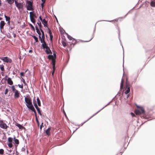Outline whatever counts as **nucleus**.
Listing matches in <instances>:
<instances>
[{"label":"nucleus","instance_id":"nucleus-1","mask_svg":"<svg viewBox=\"0 0 155 155\" xmlns=\"http://www.w3.org/2000/svg\"><path fill=\"white\" fill-rule=\"evenodd\" d=\"M25 101L26 103V105L27 107L32 111H33L35 114H36V111L32 104L31 100V98L29 97H25Z\"/></svg>","mask_w":155,"mask_h":155},{"label":"nucleus","instance_id":"nucleus-2","mask_svg":"<svg viewBox=\"0 0 155 155\" xmlns=\"http://www.w3.org/2000/svg\"><path fill=\"white\" fill-rule=\"evenodd\" d=\"M125 79H126V81L125 82L124 86H125V87H130L131 86L130 84L128 81V78L127 77H124L122 78L120 87H123L124 84H125Z\"/></svg>","mask_w":155,"mask_h":155},{"label":"nucleus","instance_id":"nucleus-3","mask_svg":"<svg viewBox=\"0 0 155 155\" xmlns=\"http://www.w3.org/2000/svg\"><path fill=\"white\" fill-rule=\"evenodd\" d=\"M30 17L31 21L35 25V18H37V17L34 11L29 12Z\"/></svg>","mask_w":155,"mask_h":155},{"label":"nucleus","instance_id":"nucleus-4","mask_svg":"<svg viewBox=\"0 0 155 155\" xmlns=\"http://www.w3.org/2000/svg\"><path fill=\"white\" fill-rule=\"evenodd\" d=\"M137 108L135 110V113L136 115H140L143 114L145 112L144 109L142 107H139L137 106Z\"/></svg>","mask_w":155,"mask_h":155},{"label":"nucleus","instance_id":"nucleus-5","mask_svg":"<svg viewBox=\"0 0 155 155\" xmlns=\"http://www.w3.org/2000/svg\"><path fill=\"white\" fill-rule=\"evenodd\" d=\"M26 7L28 10L33 11L34 10L32 2L30 1H28L27 2Z\"/></svg>","mask_w":155,"mask_h":155},{"label":"nucleus","instance_id":"nucleus-6","mask_svg":"<svg viewBox=\"0 0 155 155\" xmlns=\"http://www.w3.org/2000/svg\"><path fill=\"white\" fill-rule=\"evenodd\" d=\"M1 60L5 62L8 63H11L12 62V60L11 58L8 57H2L0 58Z\"/></svg>","mask_w":155,"mask_h":155},{"label":"nucleus","instance_id":"nucleus-7","mask_svg":"<svg viewBox=\"0 0 155 155\" xmlns=\"http://www.w3.org/2000/svg\"><path fill=\"white\" fill-rule=\"evenodd\" d=\"M15 4L18 10L23 9V5L22 3H19L17 1H15Z\"/></svg>","mask_w":155,"mask_h":155},{"label":"nucleus","instance_id":"nucleus-8","mask_svg":"<svg viewBox=\"0 0 155 155\" xmlns=\"http://www.w3.org/2000/svg\"><path fill=\"white\" fill-rule=\"evenodd\" d=\"M40 41L41 43H43V44L42 45L43 48L44 49H46V48H48V46L47 45L45 41V40H43V41H42V39H41V37L40 36Z\"/></svg>","mask_w":155,"mask_h":155},{"label":"nucleus","instance_id":"nucleus-9","mask_svg":"<svg viewBox=\"0 0 155 155\" xmlns=\"http://www.w3.org/2000/svg\"><path fill=\"white\" fill-rule=\"evenodd\" d=\"M121 89L123 88V92L126 94H128L130 91V88H120Z\"/></svg>","mask_w":155,"mask_h":155},{"label":"nucleus","instance_id":"nucleus-10","mask_svg":"<svg viewBox=\"0 0 155 155\" xmlns=\"http://www.w3.org/2000/svg\"><path fill=\"white\" fill-rule=\"evenodd\" d=\"M0 127L5 129H7L8 127L6 124H0Z\"/></svg>","mask_w":155,"mask_h":155},{"label":"nucleus","instance_id":"nucleus-11","mask_svg":"<svg viewBox=\"0 0 155 155\" xmlns=\"http://www.w3.org/2000/svg\"><path fill=\"white\" fill-rule=\"evenodd\" d=\"M5 23L4 21H1L0 22V28L1 29H3L4 26L5 25Z\"/></svg>","mask_w":155,"mask_h":155},{"label":"nucleus","instance_id":"nucleus-12","mask_svg":"<svg viewBox=\"0 0 155 155\" xmlns=\"http://www.w3.org/2000/svg\"><path fill=\"white\" fill-rule=\"evenodd\" d=\"M19 97V93L18 91L15 90V93L14 94V97L15 98H18Z\"/></svg>","mask_w":155,"mask_h":155},{"label":"nucleus","instance_id":"nucleus-13","mask_svg":"<svg viewBox=\"0 0 155 155\" xmlns=\"http://www.w3.org/2000/svg\"><path fill=\"white\" fill-rule=\"evenodd\" d=\"M48 33H49V35H50V39L51 41H52L53 36L52 35V33H51V31L50 30V29L49 28H48Z\"/></svg>","mask_w":155,"mask_h":155},{"label":"nucleus","instance_id":"nucleus-14","mask_svg":"<svg viewBox=\"0 0 155 155\" xmlns=\"http://www.w3.org/2000/svg\"><path fill=\"white\" fill-rule=\"evenodd\" d=\"M41 21L43 24L44 25V27H48L47 21L45 19H44Z\"/></svg>","mask_w":155,"mask_h":155},{"label":"nucleus","instance_id":"nucleus-15","mask_svg":"<svg viewBox=\"0 0 155 155\" xmlns=\"http://www.w3.org/2000/svg\"><path fill=\"white\" fill-rule=\"evenodd\" d=\"M51 130V127H49L45 131L46 134L48 136H49L51 135V133H50Z\"/></svg>","mask_w":155,"mask_h":155},{"label":"nucleus","instance_id":"nucleus-16","mask_svg":"<svg viewBox=\"0 0 155 155\" xmlns=\"http://www.w3.org/2000/svg\"><path fill=\"white\" fill-rule=\"evenodd\" d=\"M46 50L45 51L47 54H49L50 53H52L51 50H50L48 46V48H46Z\"/></svg>","mask_w":155,"mask_h":155},{"label":"nucleus","instance_id":"nucleus-17","mask_svg":"<svg viewBox=\"0 0 155 155\" xmlns=\"http://www.w3.org/2000/svg\"><path fill=\"white\" fill-rule=\"evenodd\" d=\"M35 28H36V30L37 32L39 35V38H40V36L41 37V32H40L38 28L37 25H36V26H35Z\"/></svg>","mask_w":155,"mask_h":155},{"label":"nucleus","instance_id":"nucleus-18","mask_svg":"<svg viewBox=\"0 0 155 155\" xmlns=\"http://www.w3.org/2000/svg\"><path fill=\"white\" fill-rule=\"evenodd\" d=\"M15 0H5L6 2H7L8 4L11 5L12 4L14 1L15 2Z\"/></svg>","mask_w":155,"mask_h":155},{"label":"nucleus","instance_id":"nucleus-19","mask_svg":"<svg viewBox=\"0 0 155 155\" xmlns=\"http://www.w3.org/2000/svg\"><path fill=\"white\" fill-rule=\"evenodd\" d=\"M7 82L8 84L10 85H12L13 84V82L11 78H8L7 79Z\"/></svg>","mask_w":155,"mask_h":155},{"label":"nucleus","instance_id":"nucleus-20","mask_svg":"<svg viewBox=\"0 0 155 155\" xmlns=\"http://www.w3.org/2000/svg\"><path fill=\"white\" fill-rule=\"evenodd\" d=\"M40 31L42 33V38H41V39H42V41H43V40H45V38L44 33L43 31L41 29H40Z\"/></svg>","mask_w":155,"mask_h":155},{"label":"nucleus","instance_id":"nucleus-21","mask_svg":"<svg viewBox=\"0 0 155 155\" xmlns=\"http://www.w3.org/2000/svg\"><path fill=\"white\" fill-rule=\"evenodd\" d=\"M48 58L49 59V60H54V59H55V58L54 57L53 55H49L48 56Z\"/></svg>","mask_w":155,"mask_h":155},{"label":"nucleus","instance_id":"nucleus-22","mask_svg":"<svg viewBox=\"0 0 155 155\" xmlns=\"http://www.w3.org/2000/svg\"><path fill=\"white\" fill-rule=\"evenodd\" d=\"M15 125L18 127L19 129H22L24 128L23 126L18 123H16L15 124Z\"/></svg>","mask_w":155,"mask_h":155},{"label":"nucleus","instance_id":"nucleus-23","mask_svg":"<svg viewBox=\"0 0 155 155\" xmlns=\"http://www.w3.org/2000/svg\"><path fill=\"white\" fill-rule=\"evenodd\" d=\"M52 64L53 65V69H54L55 68V59L52 60Z\"/></svg>","mask_w":155,"mask_h":155},{"label":"nucleus","instance_id":"nucleus-24","mask_svg":"<svg viewBox=\"0 0 155 155\" xmlns=\"http://www.w3.org/2000/svg\"><path fill=\"white\" fill-rule=\"evenodd\" d=\"M37 101L38 103V104L39 106H41V102L39 98L38 97L37 98Z\"/></svg>","mask_w":155,"mask_h":155},{"label":"nucleus","instance_id":"nucleus-25","mask_svg":"<svg viewBox=\"0 0 155 155\" xmlns=\"http://www.w3.org/2000/svg\"><path fill=\"white\" fill-rule=\"evenodd\" d=\"M0 68L2 71H5L4 66L3 64H1L0 65Z\"/></svg>","mask_w":155,"mask_h":155},{"label":"nucleus","instance_id":"nucleus-26","mask_svg":"<svg viewBox=\"0 0 155 155\" xmlns=\"http://www.w3.org/2000/svg\"><path fill=\"white\" fill-rule=\"evenodd\" d=\"M14 140L15 143V144L17 145L19 144V141L18 139H16L15 137H14Z\"/></svg>","mask_w":155,"mask_h":155},{"label":"nucleus","instance_id":"nucleus-27","mask_svg":"<svg viewBox=\"0 0 155 155\" xmlns=\"http://www.w3.org/2000/svg\"><path fill=\"white\" fill-rule=\"evenodd\" d=\"M8 143H12V140H13V139L12 138L9 137L8 138Z\"/></svg>","mask_w":155,"mask_h":155},{"label":"nucleus","instance_id":"nucleus-28","mask_svg":"<svg viewBox=\"0 0 155 155\" xmlns=\"http://www.w3.org/2000/svg\"><path fill=\"white\" fill-rule=\"evenodd\" d=\"M5 19L7 21H10V18L9 17H8L5 15Z\"/></svg>","mask_w":155,"mask_h":155},{"label":"nucleus","instance_id":"nucleus-29","mask_svg":"<svg viewBox=\"0 0 155 155\" xmlns=\"http://www.w3.org/2000/svg\"><path fill=\"white\" fill-rule=\"evenodd\" d=\"M150 5L152 7H155V2L152 1L150 3Z\"/></svg>","mask_w":155,"mask_h":155},{"label":"nucleus","instance_id":"nucleus-30","mask_svg":"<svg viewBox=\"0 0 155 155\" xmlns=\"http://www.w3.org/2000/svg\"><path fill=\"white\" fill-rule=\"evenodd\" d=\"M37 24H38V25L39 26L40 29H41V28L42 27V25H41V23L39 21V20L38 21V22H37Z\"/></svg>","mask_w":155,"mask_h":155},{"label":"nucleus","instance_id":"nucleus-31","mask_svg":"<svg viewBox=\"0 0 155 155\" xmlns=\"http://www.w3.org/2000/svg\"><path fill=\"white\" fill-rule=\"evenodd\" d=\"M60 33L62 35L64 34L65 32L64 30L62 28L60 29L59 30Z\"/></svg>","mask_w":155,"mask_h":155},{"label":"nucleus","instance_id":"nucleus-32","mask_svg":"<svg viewBox=\"0 0 155 155\" xmlns=\"http://www.w3.org/2000/svg\"><path fill=\"white\" fill-rule=\"evenodd\" d=\"M35 102H34V100H33V103H34V105L36 109H37L39 107H38L36 103H35L36 101H35Z\"/></svg>","mask_w":155,"mask_h":155},{"label":"nucleus","instance_id":"nucleus-33","mask_svg":"<svg viewBox=\"0 0 155 155\" xmlns=\"http://www.w3.org/2000/svg\"><path fill=\"white\" fill-rule=\"evenodd\" d=\"M36 109L37 110L38 113L40 114V115L41 116L42 114H41L40 108H38L37 109Z\"/></svg>","mask_w":155,"mask_h":155},{"label":"nucleus","instance_id":"nucleus-34","mask_svg":"<svg viewBox=\"0 0 155 155\" xmlns=\"http://www.w3.org/2000/svg\"><path fill=\"white\" fill-rule=\"evenodd\" d=\"M62 44L63 46L64 47H65V46H67V44H66V43L64 41H62Z\"/></svg>","mask_w":155,"mask_h":155},{"label":"nucleus","instance_id":"nucleus-35","mask_svg":"<svg viewBox=\"0 0 155 155\" xmlns=\"http://www.w3.org/2000/svg\"><path fill=\"white\" fill-rule=\"evenodd\" d=\"M8 147L9 148H12L13 146L12 143H8Z\"/></svg>","mask_w":155,"mask_h":155},{"label":"nucleus","instance_id":"nucleus-36","mask_svg":"<svg viewBox=\"0 0 155 155\" xmlns=\"http://www.w3.org/2000/svg\"><path fill=\"white\" fill-rule=\"evenodd\" d=\"M32 37L34 38V39H35V42H38V38L37 37H36L35 36H32Z\"/></svg>","mask_w":155,"mask_h":155},{"label":"nucleus","instance_id":"nucleus-37","mask_svg":"<svg viewBox=\"0 0 155 155\" xmlns=\"http://www.w3.org/2000/svg\"><path fill=\"white\" fill-rule=\"evenodd\" d=\"M36 114H35V117H36V120L38 126H39V121L37 117Z\"/></svg>","mask_w":155,"mask_h":155},{"label":"nucleus","instance_id":"nucleus-38","mask_svg":"<svg viewBox=\"0 0 155 155\" xmlns=\"http://www.w3.org/2000/svg\"><path fill=\"white\" fill-rule=\"evenodd\" d=\"M25 73L24 72H21L20 73V75H21V77H22L24 76Z\"/></svg>","mask_w":155,"mask_h":155},{"label":"nucleus","instance_id":"nucleus-39","mask_svg":"<svg viewBox=\"0 0 155 155\" xmlns=\"http://www.w3.org/2000/svg\"><path fill=\"white\" fill-rule=\"evenodd\" d=\"M4 150L3 149H0V154H3L4 153Z\"/></svg>","mask_w":155,"mask_h":155},{"label":"nucleus","instance_id":"nucleus-40","mask_svg":"<svg viewBox=\"0 0 155 155\" xmlns=\"http://www.w3.org/2000/svg\"><path fill=\"white\" fill-rule=\"evenodd\" d=\"M123 148V147L122 148H120V151H119L120 153H121L123 152V150H122Z\"/></svg>","mask_w":155,"mask_h":155},{"label":"nucleus","instance_id":"nucleus-41","mask_svg":"<svg viewBox=\"0 0 155 155\" xmlns=\"http://www.w3.org/2000/svg\"><path fill=\"white\" fill-rule=\"evenodd\" d=\"M76 41L75 40H74L72 41V44H73V46L76 44Z\"/></svg>","mask_w":155,"mask_h":155},{"label":"nucleus","instance_id":"nucleus-42","mask_svg":"<svg viewBox=\"0 0 155 155\" xmlns=\"http://www.w3.org/2000/svg\"><path fill=\"white\" fill-rule=\"evenodd\" d=\"M30 26L31 27V28L33 30H35V28L31 24L30 25Z\"/></svg>","mask_w":155,"mask_h":155},{"label":"nucleus","instance_id":"nucleus-43","mask_svg":"<svg viewBox=\"0 0 155 155\" xmlns=\"http://www.w3.org/2000/svg\"><path fill=\"white\" fill-rule=\"evenodd\" d=\"M55 70V68H54V69H53V71L52 72V76H54V72Z\"/></svg>","mask_w":155,"mask_h":155},{"label":"nucleus","instance_id":"nucleus-44","mask_svg":"<svg viewBox=\"0 0 155 155\" xmlns=\"http://www.w3.org/2000/svg\"><path fill=\"white\" fill-rule=\"evenodd\" d=\"M8 92V89H6L5 90V94H7Z\"/></svg>","mask_w":155,"mask_h":155},{"label":"nucleus","instance_id":"nucleus-45","mask_svg":"<svg viewBox=\"0 0 155 155\" xmlns=\"http://www.w3.org/2000/svg\"><path fill=\"white\" fill-rule=\"evenodd\" d=\"M43 123H41V125L40 126V128L41 130L42 128L43 127Z\"/></svg>","mask_w":155,"mask_h":155},{"label":"nucleus","instance_id":"nucleus-46","mask_svg":"<svg viewBox=\"0 0 155 155\" xmlns=\"http://www.w3.org/2000/svg\"><path fill=\"white\" fill-rule=\"evenodd\" d=\"M22 81H23V83L25 84V81L24 80V79L23 78H22Z\"/></svg>","mask_w":155,"mask_h":155},{"label":"nucleus","instance_id":"nucleus-47","mask_svg":"<svg viewBox=\"0 0 155 155\" xmlns=\"http://www.w3.org/2000/svg\"><path fill=\"white\" fill-rule=\"evenodd\" d=\"M118 21V19H115V20H112V21H111H111H114H114Z\"/></svg>","mask_w":155,"mask_h":155},{"label":"nucleus","instance_id":"nucleus-48","mask_svg":"<svg viewBox=\"0 0 155 155\" xmlns=\"http://www.w3.org/2000/svg\"><path fill=\"white\" fill-rule=\"evenodd\" d=\"M53 55H53L54 57V58H55L56 59V55L55 53L53 54Z\"/></svg>","mask_w":155,"mask_h":155},{"label":"nucleus","instance_id":"nucleus-49","mask_svg":"<svg viewBox=\"0 0 155 155\" xmlns=\"http://www.w3.org/2000/svg\"><path fill=\"white\" fill-rule=\"evenodd\" d=\"M39 18L40 19V20L42 21L43 19H42V18L41 16H40L39 17Z\"/></svg>","mask_w":155,"mask_h":155},{"label":"nucleus","instance_id":"nucleus-50","mask_svg":"<svg viewBox=\"0 0 155 155\" xmlns=\"http://www.w3.org/2000/svg\"><path fill=\"white\" fill-rule=\"evenodd\" d=\"M131 114L133 116H135V114L133 113H131Z\"/></svg>","mask_w":155,"mask_h":155},{"label":"nucleus","instance_id":"nucleus-51","mask_svg":"<svg viewBox=\"0 0 155 155\" xmlns=\"http://www.w3.org/2000/svg\"><path fill=\"white\" fill-rule=\"evenodd\" d=\"M42 2L43 3H45L46 0H41Z\"/></svg>","mask_w":155,"mask_h":155},{"label":"nucleus","instance_id":"nucleus-52","mask_svg":"<svg viewBox=\"0 0 155 155\" xmlns=\"http://www.w3.org/2000/svg\"><path fill=\"white\" fill-rule=\"evenodd\" d=\"M43 3V2H42V3H41V6L42 7V8L43 7V4L44 3Z\"/></svg>","mask_w":155,"mask_h":155},{"label":"nucleus","instance_id":"nucleus-53","mask_svg":"<svg viewBox=\"0 0 155 155\" xmlns=\"http://www.w3.org/2000/svg\"><path fill=\"white\" fill-rule=\"evenodd\" d=\"M7 24L8 25H10V21H8Z\"/></svg>","mask_w":155,"mask_h":155},{"label":"nucleus","instance_id":"nucleus-54","mask_svg":"<svg viewBox=\"0 0 155 155\" xmlns=\"http://www.w3.org/2000/svg\"><path fill=\"white\" fill-rule=\"evenodd\" d=\"M12 88L13 91H15V90H16L15 89V88Z\"/></svg>","mask_w":155,"mask_h":155},{"label":"nucleus","instance_id":"nucleus-55","mask_svg":"<svg viewBox=\"0 0 155 155\" xmlns=\"http://www.w3.org/2000/svg\"><path fill=\"white\" fill-rule=\"evenodd\" d=\"M63 112H64V114L65 115V117H67V115H66V114L65 113V112L64 110Z\"/></svg>","mask_w":155,"mask_h":155},{"label":"nucleus","instance_id":"nucleus-56","mask_svg":"<svg viewBox=\"0 0 155 155\" xmlns=\"http://www.w3.org/2000/svg\"><path fill=\"white\" fill-rule=\"evenodd\" d=\"M32 50H30L29 51V53H31V52H32Z\"/></svg>","mask_w":155,"mask_h":155},{"label":"nucleus","instance_id":"nucleus-57","mask_svg":"<svg viewBox=\"0 0 155 155\" xmlns=\"http://www.w3.org/2000/svg\"><path fill=\"white\" fill-rule=\"evenodd\" d=\"M0 122L1 123H3V120H0Z\"/></svg>","mask_w":155,"mask_h":155},{"label":"nucleus","instance_id":"nucleus-58","mask_svg":"<svg viewBox=\"0 0 155 155\" xmlns=\"http://www.w3.org/2000/svg\"><path fill=\"white\" fill-rule=\"evenodd\" d=\"M1 74H2V75H3V74H4V73H3V72H2L1 73Z\"/></svg>","mask_w":155,"mask_h":155},{"label":"nucleus","instance_id":"nucleus-59","mask_svg":"<svg viewBox=\"0 0 155 155\" xmlns=\"http://www.w3.org/2000/svg\"><path fill=\"white\" fill-rule=\"evenodd\" d=\"M19 87H23V86H21V85H19Z\"/></svg>","mask_w":155,"mask_h":155},{"label":"nucleus","instance_id":"nucleus-60","mask_svg":"<svg viewBox=\"0 0 155 155\" xmlns=\"http://www.w3.org/2000/svg\"><path fill=\"white\" fill-rule=\"evenodd\" d=\"M2 19V18H0V20Z\"/></svg>","mask_w":155,"mask_h":155},{"label":"nucleus","instance_id":"nucleus-61","mask_svg":"<svg viewBox=\"0 0 155 155\" xmlns=\"http://www.w3.org/2000/svg\"><path fill=\"white\" fill-rule=\"evenodd\" d=\"M92 38H91L89 41H90L91 40V39Z\"/></svg>","mask_w":155,"mask_h":155},{"label":"nucleus","instance_id":"nucleus-62","mask_svg":"<svg viewBox=\"0 0 155 155\" xmlns=\"http://www.w3.org/2000/svg\"><path fill=\"white\" fill-rule=\"evenodd\" d=\"M11 87H14V86H12Z\"/></svg>","mask_w":155,"mask_h":155},{"label":"nucleus","instance_id":"nucleus-63","mask_svg":"<svg viewBox=\"0 0 155 155\" xmlns=\"http://www.w3.org/2000/svg\"><path fill=\"white\" fill-rule=\"evenodd\" d=\"M1 97H0V101L1 100Z\"/></svg>","mask_w":155,"mask_h":155},{"label":"nucleus","instance_id":"nucleus-64","mask_svg":"<svg viewBox=\"0 0 155 155\" xmlns=\"http://www.w3.org/2000/svg\"><path fill=\"white\" fill-rule=\"evenodd\" d=\"M90 119V118H89L87 120H89Z\"/></svg>","mask_w":155,"mask_h":155}]
</instances>
